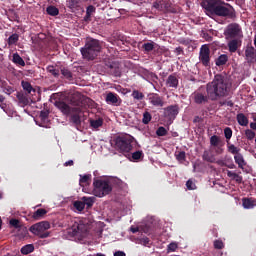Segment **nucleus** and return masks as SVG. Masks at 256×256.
Listing matches in <instances>:
<instances>
[{"label":"nucleus","mask_w":256,"mask_h":256,"mask_svg":"<svg viewBox=\"0 0 256 256\" xmlns=\"http://www.w3.org/2000/svg\"><path fill=\"white\" fill-rule=\"evenodd\" d=\"M46 13H48L52 17H56L57 15H59V9H57L53 5H50L48 8H46Z\"/></svg>","instance_id":"nucleus-39"},{"label":"nucleus","mask_w":256,"mask_h":256,"mask_svg":"<svg viewBox=\"0 0 256 256\" xmlns=\"http://www.w3.org/2000/svg\"><path fill=\"white\" fill-rule=\"evenodd\" d=\"M220 139L218 136L214 135L210 137V145L217 147L219 145Z\"/></svg>","instance_id":"nucleus-52"},{"label":"nucleus","mask_w":256,"mask_h":256,"mask_svg":"<svg viewBox=\"0 0 256 256\" xmlns=\"http://www.w3.org/2000/svg\"><path fill=\"white\" fill-rule=\"evenodd\" d=\"M16 98L19 100V104L24 106L29 105V99L23 93H16Z\"/></svg>","instance_id":"nucleus-34"},{"label":"nucleus","mask_w":256,"mask_h":256,"mask_svg":"<svg viewBox=\"0 0 256 256\" xmlns=\"http://www.w3.org/2000/svg\"><path fill=\"white\" fill-rule=\"evenodd\" d=\"M91 180V175L86 174V175H80V185L87 184Z\"/></svg>","instance_id":"nucleus-48"},{"label":"nucleus","mask_w":256,"mask_h":256,"mask_svg":"<svg viewBox=\"0 0 256 256\" xmlns=\"http://www.w3.org/2000/svg\"><path fill=\"white\" fill-rule=\"evenodd\" d=\"M96 198L94 197H82V203L87 209H90L95 204Z\"/></svg>","instance_id":"nucleus-30"},{"label":"nucleus","mask_w":256,"mask_h":256,"mask_svg":"<svg viewBox=\"0 0 256 256\" xmlns=\"http://www.w3.org/2000/svg\"><path fill=\"white\" fill-rule=\"evenodd\" d=\"M177 248H178V245L176 243L168 244V247H167L168 253L175 252Z\"/></svg>","instance_id":"nucleus-56"},{"label":"nucleus","mask_w":256,"mask_h":256,"mask_svg":"<svg viewBox=\"0 0 256 256\" xmlns=\"http://www.w3.org/2000/svg\"><path fill=\"white\" fill-rule=\"evenodd\" d=\"M223 152H224V149L221 148V147H218V148H216V150H215V153H216L217 155H221V154H223Z\"/></svg>","instance_id":"nucleus-61"},{"label":"nucleus","mask_w":256,"mask_h":256,"mask_svg":"<svg viewBox=\"0 0 256 256\" xmlns=\"http://www.w3.org/2000/svg\"><path fill=\"white\" fill-rule=\"evenodd\" d=\"M106 103L108 105L120 106L122 103V100L120 96H118L116 93L108 92L106 95Z\"/></svg>","instance_id":"nucleus-15"},{"label":"nucleus","mask_w":256,"mask_h":256,"mask_svg":"<svg viewBox=\"0 0 256 256\" xmlns=\"http://www.w3.org/2000/svg\"><path fill=\"white\" fill-rule=\"evenodd\" d=\"M229 94V82L223 75H216L214 80L207 84V95L211 101H217Z\"/></svg>","instance_id":"nucleus-3"},{"label":"nucleus","mask_w":256,"mask_h":256,"mask_svg":"<svg viewBox=\"0 0 256 256\" xmlns=\"http://www.w3.org/2000/svg\"><path fill=\"white\" fill-rule=\"evenodd\" d=\"M50 223L48 221H42L37 224H33L30 227V232L34 235L39 237L40 239H45L50 236Z\"/></svg>","instance_id":"nucleus-7"},{"label":"nucleus","mask_w":256,"mask_h":256,"mask_svg":"<svg viewBox=\"0 0 256 256\" xmlns=\"http://www.w3.org/2000/svg\"><path fill=\"white\" fill-rule=\"evenodd\" d=\"M202 7L210 13L221 18H236V11L229 4H225L223 0H204Z\"/></svg>","instance_id":"nucleus-2"},{"label":"nucleus","mask_w":256,"mask_h":256,"mask_svg":"<svg viewBox=\"0 0 256 256\" xmlns=\"http://www.w3.org/2000/svg\"><path fill=\"white\" fill-rule=\"evenodd\" d=\"M148 100L150 104H152L155 107H164L165 102L162 96H159L158 93H150L148 95Z\"/></svg>","instance_id":"nucleus-14"},{"label":"nucleus","mask_w":256,"mask_h":256,"mask_svg":"<svg viewBox=\"0 0 256 256\" xmlns=\"http://www.w3.org/2000/svg\"><path fill=\"white\" fill-rule=\"evenodd\" d=\"M225 245H224V242L220 239H217L214 241V248L216 250H222L224 249Z\"/></svg>","instance_id":"nucleus-49"},{"label":"nucleus","mask_w":256,"mask_h":256,"mask_svg":"<svg viewBox=\"0 0 256 256\" xmlns=\"http://www.w3.org/2000/svg\"><path fill=\"white\" fill-rule=\"evenodd\" d=\"M134 239H132V241H134V243L138 244V245H142L143 247H151L152 246V241L151 239H149L147 236H145L144 234H141L139 236H134Z\"/></svg>","instance_id":"nucleus-17"},{"label":"nucleus","mask_w":256,"mask_h":256,"mask_svg":"<svg viewBox=\"0 0 256 256\" xmlns=\"http://www.w3.org/2000/svg\"><path fill=\"white\" fill-rule=\"evenodd\" d=\"M156 46L157 44L153 41L146 42L142 45V49L144 50V52L149 53V52H152Z\"/></svg>","instance_id":"nucleus-29"},{"label":"nucleus","mask_w":256,"mask_h":256,"mask_svg":"<svg viewBox=\"0 0 256 256\" xmlns=\"http://www.w3.org/2000/svg\"><path fill=\"white\" fill-rule=\"evenodd\" d=\"M74 208L78 211V212H83L85 209V205L83 204V201H75L73 204Z\"/></svg>","instance_id":"nucleus-46"},{"label":"nucleus","mask_w":256,"mask_h":256,"mask_svg":"<svg viewBox=\"0 0 256 256\" xmlns=\"http://www.w3.org/2000/svg\"><path fill=\"white\" fill-rule=\"evenodd\" d=\"M178 84H179V80H178L176 74H172V75L168 76V78L166 80L167 87L177 89Z\"/></svg>","instance_id":"nucleus-19"},{"label":"nucleus","mask_w":256,"mask_h":256,"mask_svg":"<svg viewBox=\"0 0 256 256\" xmlns=\"http://www.w3.org/2000/svg\"><path fill=\"white\" fill-rule=\"evenodd\" d=\"M47 213H48V211H47L46 209H44V208H39V209H37L36 212H34V213L32 214V218H33L34 220H40V219H42L45 215H47Z\"/></svg>","instance_id":"nucleus-22"},{"label":"nucleus","mask_w":256,"mask_h":256,"mask_svg":"<svg viewBox=\"0 0 256 256\" xmlns=\"http://www.w3.org/2000/svg\"><path fill=\"white\" fill-rule=\"evenodd\" d=\"M240 34H242V27L236 23L228 24L226 30H224V36H226V39H236Z\"/></svg>","instance_id":"nucleus-10"},{"label":"nucleus","mask_w":256,"mask_h":256,"mask_svg":"<svg viewBox=\"0 0 256 256\" xmlns=\"http://www.w3.org/2000/svg\"><path fill=\"white\" fill-rule=\"evenodd\" d=\"M131 157H132V160L139 161L144 158V152L138 150L136 152H133Z\"/></svg>","instance_id":"nucleus-42"},{"label":"nucleus","mask_w":256,"mask_h":256,"mask_svg":"<svg viewBox=\"0 0 256 256\" xmlns=\"http://www.w3.org/2000/svg\"><path fill=\"white\" fill-rule=\"evenodd\" d=\"M114 148L120 153L126 154L133 150V138L132 136H118L113 139Z\"/></svg>","instance_id":"nucleus-6"},{"label":"nucleus","mask_w":256,"mask_h":256,"mask_svg":"<svg viewBox=\"0 0 256 256\" xmlns=\"http://www.w3.org/2000/svg\"><path fill=\"white\" fill-rule=\"evenodd\" d=\"M151 120H152V115H151V113H149V112H144V113H143V118H142V123H143L144 125H148V123L151 122Z\"/></svg>","instance_id":"nucleus-47"},{"label":"nucleus","mask_w":256,"mask_h":256,"mask_svg":"<svg viewBox=\"0 0 256 256\" xmlns=\"http://www.w3.org/2000/svg\"><path fill=\"white\" fill-rule=\"evenodd\" d=\"M228 152L232 155H240V148L236 147L234 144H228Z\"/></svg>","instance_id":"nucleus-41"},{"label":"nucleus","mask_w":256,"mask_h":256,"mask_svg":"<svg viewBox=\"0 0 256 256\" xmlns=\"http://www.w3.org/2000/svg\"><path fill=\"white\" fill-rule=\"evenodd\" d=\"M179 114V106L171 105L164 108V115L168 120H175Z\"/></svg>","instance_id":"nucleus-13"},{"label":"nucleus","mask_w":256,"mask_h":256,"mask_svg":"<svg viewBox=\"0 0 256 256\" xmlns=\"http://www.w3.org/2000/svg\"><path fill=\"white\" fill-rule=\"evenodd\" d=\"M202 37L207 42H212V40H213V37L211 35H209L207 32H203L202 33Z\"/></svg>","instance_id":"nucleus-58"},{"label":"nucleus","mask_w":256,"mask_h":256,"mask_svg":"<svg viewBox=\"0 0 256 256\" xmlns=\"http://www.w3.org/2000/svg\"><path fill=\"white\" fill-rule=\"evenodd\" d=\"M245 59L248 64H253L256 62V49L251 45V43L246 46Z\"/></svg>","instance_id":"nucleus-12"},{"label":"nucleus","mask_w":256,"mask_h":256,"mask_svg":"<svg viewBox=\"0 0 256 256\" xmlns=\"http://www.w3.org/2000/svg\"><path fill=\"white\" fill-rule=\"evenodd\" d=\"M229 61V56L222 54L221 56H218L215 60V64L217 67L224 66Z\"/></svg>","instance_id":"nucleus-24"},{"label":"nucleus","mask_w":256,"mask_h":256,"mask_svg":"<svg viewBox=\"0 0 256 256\" xmlns=\"http://www.w3.org/2000/svg\"><path fill=\"white\" fill-rule=\"evenodd\" d=\"M19 41V35L18 34H13L10 35L8 38V45L12 46L14 44H16Z\"/></svg>","instance_id":"nucleus-44"},{"label":"nucleus","mask_w":256,"mask_h":256,"mask_svg":"<svg viewBox=\"0 0 256 256\" xmlns=\"http://www.w3.org/2000/svg\"><path fill=\"white\" fill-rule=\"evenodd\" d=\"M232 135H233V132H232V129H231L230 127L224 128V137H226V139H227L228 141L231 140Z\"/></svg>","instance_id":"nucleus-50"},{"label":"nucleus","mask_w":256,"mask_h":256,"mask_svg":"<svg viewBox=\"0 0 256 256\" xmlns=\"http://www.w3.org/2000/svg\"><path fill=\"white\" fill-rule=\"evenodd\" d=\"M93 187L94 196L99 198L108 196L113 191V186L109 180L94 179Z\"/></svg>","instance_id":"nucleus-5"},{"label":"nucleus","mask_w":256,"mask_h":256,"mask_svg":"<svg viewBox=\"0 0 256 256\" xmlns=\"http://www.w3.org/2000/svg\"><path fill=\"white\" fill-rule=\"evenodd\" d=\"M239 48V40L233 39L228 42V49L230 53H236Z\"/></svg>","instance_id":"nucleus-23"},{"label":"nucleus","mask_w":256,"mask_h":256,"mask_svg":"<svg viewBox=\"0 0 256 256\" xmlns=\"http://www.w3.org/2000/svg\"><path fill=\"white\" fill-rule=\"evenodd\" d=\"M35 251V246L33 244H26L20 250L22 255H29Z\"/></svg>","instance_id":"nucleus-27"},{"label":"nucleus","mask_w":256,"mask_h":256,"mask_svg":"<svg viewBox=\"0 0 256 256\" xmlns=\"http://www.w3.org/2000/svg\"><path fill=\"white\" fill-rule=\"evenodd\" d=\"M96 12V7L93 5H89L86 9V14H88V16H91L92 13Z\"/></svg>","instance_id":"nucleus-57"},{"label":"nucleus","mask_w":256,"mask_h":256,"mask_svg":"<svg viewBox=\"0 0 256 256\" xmlns=\"http://www.w3.org/2000/svg\"><path fill=\"white\" fill-rule=\"evenodd\" d=\"M81 0H67V7L70 9L79 8Z\"/></svg>","instance_id":"nucleus-40"},{"label":"nucleus","mask_w":256,"mask_h":256,"mask_svg":"<svg viewBox=\"0 0 256 256\" xmlns=\"http://www.w3.org/2000/svg\"><path fill=\"white\" fill-rule=\"evenodd\" d=\"M108 74L114 77H121L120 63L117 61H110L105 64Z\"/></svg>","instance_id":"nucleus-11"},{"label":"nucleus","mask_w":256,"mask_h":256,"mask_svg":"<svg viewBox=\"0 0 256 256\" xmlns=\"http://www.w3.org/2000/svg\"><path fill=\"white\" fill-rule=\"evenodd\" d=\"M89 231V226L83 224V222H75L73 226H71L69 233L74 237L80 236L85 237L87 232Z\"/></svg>","instance_id":"nucleus-9"},{"label":"nucleus","mask_w":256,"mask_h":256,"mask_svg":"<svg viewBox=\"0 0 256 256\" xmlns=\"http://www.w3.org/2000/svg\"><path fill=\"white\" fill-rule=\"evenodd\" d=\"M236 120L238 121V124L241 126H248V124H249L248 117H246L243 113H239L236 116Z\"/></svg>","instance_id":"nucleus-26"},{"label":"nucleus","mask_w":256,"mask_h":256,"mask_svg":"<svg viewBox=\"0 0 256 256\" xmlns=\"http://www.w3.org/2000/svg\"><path fill=\"white\" fill-rule=\"evenodd\" d=\"M113 256H126V253H124L123 251H117L114 252Z\"/></svg>","instance_id":"nucleus-62"},{"label":"nucleus","mask_w":256,"mask_h":256,"mask_svg":"<svg viewBox=\"0 0 256 256\" xmlns=\"http://www.w3.org/2000/svg\"><path fill=\"white\" fill-rule=\"evenodd\" d=\"M193 99L197 105H202L208 102L209 96H206L202 92H195L193 93Z\"/></svg>","instance_id":"nucleus-18"},{"label":"nucleus","mask_w":256,"mask_h":256,"mask_svg":"<svg viewBox=\"0 0 256 256\" xmlns=\"http://www.w3.org/2000/svg\"><path fill=\"white\" fill-rule=\"evenodd\" d=\"M156 135H158L159 137H164L167 135V130L164 126H160L158 128V130H156Z\"/></svg>","instance_id":"nucleus-51"},{"label":"nucleus","mask_w":256,"mask_h":256,"mask_svg":"<svg viewBox=\"0 0 256 256\" xmlns=\"http://www.w3.org/2000/svg\"><path fill=\"white\" fill-rule=\"evenodd\" d=\"M102 45L99 40L90 39L86 42L83 48H81V54L83 59L95 60L99 53H101Z\"/></svg>","instance_id":"nucleus-4"},{"label":"nucleus","mask_w":256,"mask_h":256,"mask_svg":"<svg viewBox=\"0 0 256 256\" xmlns=\"http://www.w3.org/2000/svg\"><path fill=\"white\" fill-rule=\"evenodd\" d=\"M132 98L136 99V100H142L145 98V95L144 93L138 91V90H134L132 91V94H131Z\"/></svg>","instance_id":"nucleus-45"},{"label":"nucleus","mask_w":256,"mask_h":256,"mask_svg":"<svg viewBox=\"0 0 256 256\" xmlns=\"http://www.w3.org/2000/svg\"><path fill=\"white\" fill-rule=\"evenodd\" d=\"M48 117H49V112L48 111L40 112V118H42V120H47Z\"/></svg>","instance_id":"nucleus-59"},{"label":"nucleus","mask_w":256,"mask_h":256,"mask_svg":"<svg viewBox=\"0 0 256 256\" xmlns=\"http://www.w3.org/2000/svg\"><path fill=\"white\" fill-rule=\"evenodd\" d=\"M89 123L90 127H92L93 129H98L99 127L103 126V118H98L97 120L91 119Z\"/></svg>","instance_id":"nucleus-35"},{"label":"nucleus","mask_w":256,"mask_h":256,"mask_svg":"<svg viewBox=\"0 0 256 256\" xmlns=\"http://www.w3.org/2000/svg\"><path fill=\"white\" fill-rule=\"evenodd\" d=\"M84 108H80L77 112H72L70 116V123L73 124L76 128L81 126V114L83 113Z\"/></svg>","instance_id":"nucleus-16"},{"label":"nucleus","mask_w":256,"mask_h":256,"mask_svg":"<svg viewBox=\"0 0 256 256\" xmlns=\"http://www.w3.org/2000/svg\"><path fill=\"white\" fill-rule=\"evenodd\" d=\"M174 9L172 8V4L164 0V4L162 7V13H174Z\"/></svg>","instance_id":"nucleus-37"},{"label":"nucleus","mask_w":256,"mask_h":256,"mask_svg":"<svg viewBox=\"0 0 256 256\" xmlns=\"http://www.w3.org/2000/svg\"><path fill=\"white\" fill-rule=\"evenodd\" d=\"M187 190L193 191L196 189V184L193 182L192 179L187 180L186 182Z\"/></svg>","instance_id":"nucleus-54"},{"label":"nucleus","mask_w":256,"mask_h":256,"mask_svg":"<svg viewBox=\"0 0 256 256\" xmlns=\"http://www.w3.org/2000/svg\"><path fill=\"white\" fill-rule=\"evenodd\" d=\"M250 128L254 131H256V122H251L250 123Z\"/></svg>","instance_id":"nucleus-64"},{"label":"nucleus","mask_w":256,"mask_h":256,"mask_svg":"<svg viewBox=\"0 0 256 256\" xmlns=\"http://www.w3.org/2000/svg\"><path fill=\"white\" fill-rule=\"evenodd\" d=\"M198 59L204 67H211V49L208 45L201 46Z\"/></svg>","instance_id":"nucleus-8"},{"label":"nucleus","mask_w":256,"mask_h":256,"mask_svg":"<svg viewBox=\"0 0 256 256\" xmlns=\"http://www.w3.org/2000/svg\"><path fill=\"white\" fill-rule=\"evenodd\" d=\"M234 161H235V164L238 165V167L240 169H244V167L246 166V162L244 160V157H243L242 153L234 155Z\"/></svg>","instance_id":"nucleus-21"},{"label":"nucleus","mask_w":256,"mask_h":256,"mask_svg":"<svg viewBox=\"0 0 256 256\" xmlns=\"http://www.w3.org/2000/svg\"><path fill=\"white\" fill-rule=\"evenodd\" d=\"M70 102L74 107L62 101H56L55 106L63 115L69 116L72 113L78 112L80 109H87V107H90L92 104V100L89 97L84 96L78 91L71 94Z\"/></svg>","instance_id":"nucleus-1"},{"label":"nucleus","mask_w":256,"mask_h":256,"mask_svg":"<svg viewBox=\"0 0 256 256\" xmlns=\"http://www.w3.org/2000/svg\"><path fill=\"white\" fill-rule=\"evenodd\" d=\"M245 135H246V137H247V139H248L249 141H252V140L255 138L256 133H255L254 131L250 130V129H247V130L245 131Z\"/></svg>","instance_id":"nucleus-53"},{"label":"nucleus","mask_w":256,"mask_h":256,"mask_svg":"<svg viewBox=\"0 0 256 256\" xmlns=\"http://www.w3.org/2000/svg\"><path fill=\"white\" fill-rule=\"evenodd\" d=\"M60 74L62 75V79H67L69 82L74 80L72 71L66 67H61Z\"/></svg>","instance_id":"nucleus-20"},{"label":"nucleus","mask_w":256,"mask_h":256,"mask_svg":"<svg viewBox=\"0 0 256 256\" xmlns=\"http://www.w3.org/2000/svg\"><path fill=\"white\" fill-rule=\"evenodd\" d=\"M175 160H177L180 163H183L187 160L186 153L184 151H177L174 153Z\"/></svg>","instance_id":"nucleus-32"},{"label":"nucleus","mask_w":256,"mask_h":256,"mask_svg":"<svg viewBox=\"0 0 256 256\" xmlns=\"http://www.w3.org/2000/svg\"><path fill=\"white\" fill-rule=\"evenodd\" d=\"M46 71H48V73L52 75L54 78L59 79L61 71L57 69L55 66L46 67Z\"/></svg>","instance_id":"nucleus-28"},{"label":"nucleus","mask_w":256,"mask_h":256,"mask_svg":"<svg viewBox=\"0 0 256 256\" xmlns=\"http://www.w3.org/2000/svg\"><path fill=\"white\" fill-rule=\"evenodd\" d=\"M21 86H22V89H24L27 94L36 92V90L32 87L31 83L28 81H21Z\"/></svg>","instance_id":"nucleus-31"},{"label":"nucleus","mask_w":256,"mask_h":256,"mask_svg":"<svg viewBox=\"0 0 256 256\" xmlns=\"http://www.w3.org/2000/svg\"><path fill=\"white\" fill-rule=\"evenodd\" d=\"M74 165V161L73 160H69L67 162L64 163V166L67 167V166H73Z\"/></svg>","instance_id":"nucleus-63"},{"label":"nucleus","mask_w":256,"mask_h":256,"mask_svg":"<svg viewBox=\"0 0 256 256\" xmlns=\"http://www.w3.org/2000/svg\"><path fill=\"white\" fill-rule=\"evenodd\" d=\"M13 63H14V64H18V65H20L21 67H25V61L23 60V58H21V57L19 56L18 53H14V54H13Z\"/></svg>","instance_id":"nucleus-38"},{"label":"nucleus","mask_w":256,"mask_h":256,"mask_svg":"<svg viewBox=\"0 0 256 256\" xmlns=\"http://www.w3.org/2000/svg\"><path fill=\"white\" fill-rule=\"evenodd\" d=\"M242 207L245 209H251L255 207L254 201H252L250 198H244L242 199Z\"/></svg>","instance_id":"nucleus-36"},{"label":"nucleus","mask_w":256,"mask_h":256,"mask_svg":"<svg viewBox=\"0 0 256 256\" xmlns=\"http://www.w3.org/2000/svg\"><path fill=\"white\" fill-rule=\"evenodd\" d=\"M9 224H10V226H12V227H14L16 229L20 228V225H19L20 222H19L18 219H15V218L10 219Z\"/></svg>","instance_id":"nucleus-55"},{"label":"nucleus","mask_w":256,"mask_h":256,"mask_svg":"<svg viewBox=\"0 0 256 256\" xmlns=\"http://www.w3.org/2000/svg\"><path fill=\"white\" fill-rule=\"evenodd\" d=\"M203 161H207L208 163H215V157L211 151L205 150L202 155Z\"/></svg>","instance_id":"nucleus-25"},{"label":"nucleus","mask_w":256,"mask_h":256,"mask_svg":"<svg viewBox=\"0 0 256 256\" xmlns=\"http://www.w3.org/2000/svg\"><path fill=\"white\" fill-rule=\"evenodd\" d=\"M164 1L165 0H156L154 1L153 3V8L158 10L159 12H162L163 11V4H164Z\"/></svg>","instance_id":"nucleus-43"},{"label":"nucleus","mask_w":256,"mask_h":256,"mask_svg":"<svg viewBox=\"0 0 256 256\" xmlns=\"http://www.w3.org/2000/svg\"><path fill=\"white\" fill-rule=\"evenodd\" d=\"M227 176L229 178H232L233 180H235L237 183H242L243 182V177L239 176V174H237L236 172H232V171H227Z\"/></svg>","instance_id":"nucleus-33"},{"label":"nucleus","mask_w":256,"mask_h":256,"mask_svg":"<svg viewBox=\"0 0 256 256\" xmlns=\"http://www.w3.org/2000/svg\"><path fill=\"white\" fill-rule=\"evenodd\" d=\"M215 163L218 166H222V167L227 166V164H226V162L224 160H217Z\"/></svg>","instance_id":"nucleus-60"}]
</instances>
